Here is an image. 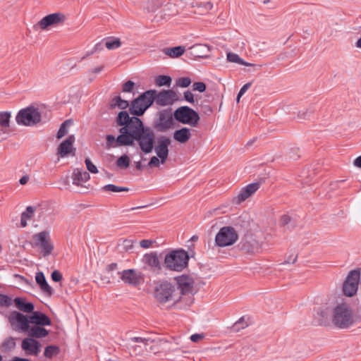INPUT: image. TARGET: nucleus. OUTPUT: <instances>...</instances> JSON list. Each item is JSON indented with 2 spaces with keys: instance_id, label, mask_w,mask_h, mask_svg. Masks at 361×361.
<instances>
[{
  "instance_id": "obj_1",
  "label": "nucleus",
  "mask_w": 361,
  "mask_h": 361,
  "mask_svg": "<svg viewBox=\"0 0 361 361\" xmlns=\"http://www.w3.org/2000/svg\"><path fill=\"white\" fill-rule=\"evenodd\" d=\"M194 245H188V251L182 248L168 252L164 260V268L174 271H182L188 266L189 259L195 255Z\"/></svg>"
},
{
  "instance_id": "obj_2",
  "label": "nucleus",
  "mask_w": 361,
  "mask_h": 361,
  "mask_svg": "<svg viewBox=\"0 0 361 361\" xmlns=\"http://www.w3.org/2000/svg\"><path fill=\"white\" fill-rule=\"evenodd\" d=\"M130 136V145L137 141L141 150L146 154L150 153L154 148V134L149 128H145L143 123L141 126H137L128 134Z\"/></svg>"
},
{
  "instance_id": "obj_3",
  "label": "nucleus",
  "mask_w": 361,
  "mask_h": 361,
  "mask_svg": "<svg viewBox=\"0 0 361 361\" xmlns=\"http://www.w3.org/2000/svg\"><path fill=\"white\" fill-rule=\"evenodd\" d=\"M354 322V314L350 307L346 303L336 306L332 316V323L338 329H348Z\"/></svg>"
},
{
  "instance_id": "obj_4",
  "label": "nucleus",
  "mask_w": 361,
  "mask_h": 361,
  "mask_svg": "<svg viewBox=\"0 0 361 361\" xmlns=\"http://www.w3.org/2000/svg\"><path fill=\"white\" fill-rule=\"evenodd\" d=\"M154 93L155 90H149L133 100L129 107L130 114L137 116L143 115L146 110L154 103L153 94Z\"/></svg>"
},
{
  "instance_id": "obj_5",
  "label": "nucleus",
  "mask_w": 361,
  "mask_h": 361,
  "mask_svg": "<svg viewBox=\"0 0 361 361\" xmlns=\"http://www.w3.org/2000/svg\"><path fill=\"white\" fill-rule=\"evenodd\" d=\"M30 244L33 248H39L43 257L50 255L54 249L50 232L48 230H44L34 234Z\"/></svg>"
},
{
  "instance_id": "obj_6",
  "label": "nucleus",
  "mask_w": 361,
  "mask_h": 361,
  "mask_svg": "<svg viewBox=\"0 0 361 361\" xmlns=\"http://www.w3.org/2000/svg\"><path fill=\"white\" fill-rule=\"evenodd\" d=\"M176 288L171 283L164 281L157 285L154 289V298L160 303H166L173 300L178 302L180 300L181 296H176Z\"/></svg>"
},
{
  "instance_id": "obj_7",
  "label": "nucleus",
  "mask_w": 361,
  "mask_h": 361,
  "mask_svg": "<svg viewBox=\"0 0 361 361\" xmlns=\"http://www.w3.org/2000/svg\"><path fill=\"white\" fill-rule=\"evenodd\" d=\"M16 121L18 125L32 126L41 121V115L37 109L28 106L19 111L16 116Z\"/></svg>"
},
{
  "instance_id": "obj_8",
  "label": "nucleus",
  "mask_w": 361,
  "mask_h": 361,
  "mask_svg": "<svg viewBox=\"0 0 361 361\" xmlns=\"http://www.w3.org/2000/svg\"><path fill=\"white\" fill-rule=\"evenodd\" d=\"M238 239V235L233 227L224 226L215 236V245L220 247L233 245Z\"/></svg>"
},
{
  "instance_id": "obj_9",
  "label": "nucleus",
  "mask_w": 361,
  "mask_h": 361,
  "mask_svg": "<svg viewBox=\"0 0 361 361\" xmlns=\"http://www.w3.org/2000/svg\"><path fill=\"white\" fill-rule=\"evenodd\" d=\"M173 116L178 122L183 124H188L192 127H195L200 120L198 114L187 106L178 108L174 111Z\"/></svg>"
},
{
  "instance_id": "obj_10",
  "label": "nucleus",
  "mask_w": 361,
  "mask_h": 361,
  "mask_svg": "<svg viewBox=\"0 0 361 361\" xmlns=\"http://www.w3.org/2000/svg\"><path fill=\"white\" fill-rule=\"evenodd\" d=\"M116 122L118 126H122L119 130L120 133L128 135L135 127L141 126L142 121L137 117H130L127 111H122L118 114L116 118Z\"/></svg>"
},
{
  "instance_id": "obj_11",
  "label": "nucleus",
  "mask_w": 361,
  "mask_h": 361,
  "mask_svg": "<svg viewBox=\"0 0 361 361\" xmlns=\"http://www.w3.org/2000/svg\"><path fill=\"white\" fill-rule=\"evenodd\" d=\"M360 281V269L351 270L345 280L343 286V291L348 297L353 296L357 291L359 282Z\"/></svg>"
},
{
  "instance_id": "obj_12",
  "label": "nucleus",
  "mask_w": 361,
  "mask_h": 361,
  "mask_svg": "<svg viewBox=\"0 0 361 361\" xmlns=\"http://www.w3.org/2000/svg\"><path fill=\"white\" fill-rule=\"evenodd\" d=\"M8 320L13 329L16 331L27 333L30 327V315H25L18 311L11 312Z\"/></svg>"
},
{
  "instance_id": "obj_13",
  "label": "nucleus",
  "mask_w": 361,
  "mask_h": 361,
  "mask_svg": "<svg viewBox=\"0 0 361 361\" xmlns=\"http://www.w3.org/2000/svg\"><path fill=\"white\" fill-rule=\"evenodd\" d=\"M173 118L171 109H164L159 113L157 120L155 121V128L161 131H166L173 126Z\"/></svg>"
},
{
  "instance_id": "obj_14",
  "label": "nucleus",
  "mask_w": 361,
  "mask_h": 361,
  "mask_svg": "<svg viewBox=\"0 0 361 361\" xmlns=\"http://www.w3.org/2000/svg\"><path fill=\"white\" fill-rule=\"evenodd\" d=\"M118 274L120 275V279L124 282V283L135 287L140 285L142 281V276L141 273L137 272L135 269H133L118 271Z\"/></svg>"
},
{
  "instance_id": "obj_15",
  "label": "nucleus",
  "mask_w": 361,
  "mask_h": 361,
  "mask_svg": "<svg viewBox=\"0 0 361 361\" xmlns=\"http://www.w3.org/2000/svg\"><path fill=\"white\" fill-rule=\"evenodd\" d=\"M66 20V16L62 13H54L44 16L36 26L42 30H46L49 26H56L63 23Z\"/></svg>"
},
{
  "instance_id": "obj_16",
  "label": "nucleus",
  "mask_w": 361,
  "mask_h": 361,
  "mask_svg": "<svg viewBox=\"0 0 361 361\" xmlns=\"http://www.w3.org/2000/svg\"><path fill=\"white\" fill-rule=\"evenodd\" d=\"M21 348L27 355L38 356L41 352L42 344L37 339L27 337L22 340Z\"/></svg>"
},
{
  "instance_id": "obj_17",
  "label": "nucleus",
  "mask_w": 361,
  "mask_h": 361,
  "mask_svg": "<svg viewBox=\"0 0 361 361\" xmlns=\"http://www.w3.org/2000/svg\"><path fill=\"white\" fill-rule=\"evenodd\" d=\"M176 93L171 90H162L159 92L155 90V93L153 94L154 102L157 105L161 106L172 104L176 99Z\"/></svg>"
},
{
  "instance_id": "obj_18",
  "label": "nucleus",
  "mask_w": 361,
  "mask_h": 361,
  "mask_svg": "<svg viewBox=\"0 0 361 361\" xmlns=\"http://www.w3.org/2000/svg\"><path fill=\"white\" fill-rule=\"evenodd\" d=\"M171 140L166 136H161L157 140V145L154 148V151L157 157L161 159V163L164 164L169 154V146Z\"/></svg>"
},
{
  "instance_id": "obj_19",
  "label": "nucleus",
  "mask_w": 361,
  "mask_h": 361,
  "mask_svg": "<svg viewBox=\"0 0 361 361\" xmlns=\"http://www.w3.org/2000/svg\"><path fill=\"white\" fill-rule=\"evenodd\" d=\"M130 136L125 133H120V135L115 137L112 135H107L106 137V148H116L121 146L130 145Z\"/></svg>"
},
{
  "instance_id": "obj_20",
  "label": "nucleus",
  "mask_w": 361,
  "mask_h": 361,
  "mask_svg": "<svg viewBox=\"0 0 361 361\" xmlns=\"http://www.w3.org/2000/svg\"><path fill=\"white\" fill-rule=\"evenodd\" d=\"M144 263L150 267V270L159 274L161 273L162 268H164V263L161 264L159 261L157 252H152L146 253L143 256Z\"/></svg>"
},
{
  "instance_id": "obj_21",
  "label": "nucleus",
  "mask_w": 361,
  "mask_h": 361,
  "mask_svg": "<svg viewBox=\"0 0 361 361\" xmlns=\"http://www.w3.org/2000/svg\"><path fill=\"white\" fill-rule=\"evenodd\" d=\"M261 182H252L247 185L243 187L240 190L238 195L235 197V202L240 204L248 197L252 196L260 188Z\"/></svg>"
},
{
  "instance_id": "obj_22",
  "label": "nucleus",
  "mask_w": 361,
  "mask_h": 361,
  "mask_svg": "<svg viewBox=\"0 0 361 361\" xmlns=\"http://www.w3.org/2000/svg\"><path fill=\"white\" fill-rule=\"evenodd\" d=\"M178 289L180 295H186L192 293L193 290L194 280L188 275H182L176 278Z\"/></svg>"
},
{
  "instance_id": "obj_23",
  "label": "nucleus",
  "mask_w": 361,
  "mask_h": 361,
  "mask_svg": "<svg viewBox=\"0 0 361 361\" xmlns=\"http://www.w3.org/2000/svg\"><path fill=\"white\" fill-rule=\"evenodd\" d=\"M331 310L326 307H320L314 315V319L319 326H329L332 322Z\"/></svg>"
},
{
  "instance_id": "obj_24",
  "label": "nucleus",
  "mask_w": 361,
  "mask_h": 361,
  "mask_svg": "<svg viewBox=\"0 0 361 361\" xmlns=\"http://www.w3.org/2000/svg\"><path fill=\"white\" fill-rule=\"evenodd\" d=\"M31 324L34 326H51V319L44 313L39 311H34L30 315Z\"/></svg>"
},
{
  "instance_id": "obj_25",
  "label": "nucleus",
  "mask_w": 361,
  "mask_h": 361,
  "mask_svg": "<svg viewBox=\"0 0 361 361\" xmlns=\"http://www.w3.org/2000/svg\"><path fill=\"white\" fill-rule=\"evenodd\" d=\"M35 281L42 291L47 296H51L54 294V290L47 283L46 277L42 271H38L36 273Z\"/></svg>"
},
{
  "instance_id": "obj_26",
  "label": "nucleus",
  "mask_w": 361,
  "mask_h": 361,
  "mask_svg": "<svg viewBox=\"0 0 361 361\" xmlns=\"http://www.w3.org/2000/svg\"><path fill=\"white\" fill-rule=\"evenodd\" d=\"M75 142L74 135H69L64 141H63L58 147V154L61 157L68 156L73 149V144Z\"/></svg>"
},
{
  "instance_id": "obj_27",
  "label": "nucleus",
  "mask_w": 361,
  "mask_h": 361,
  "mask_svg": "<svg viewBox=\"0 0 361 361\" xmlns=\"http://www.w3.org/2000/svg\"><path fill=\"white\" fill-rule=\"evenodd\" d=\"M16 307L23 312L32 313L34 312L35 306L31 302H27L26 300L21 297H16L14 299Z\"/></svg>"
},
{
  "instance_id": "obj_28",
  "label": "nucleus",
  "mask_w": 361,
  "mask_h": 361,
  "mask_svg": "<svg viewBox=\"0 0 361 361\" xmlns=\"http://www.w3.org/2000/svg\"><path fill=\"white\" fill-rule=\"evenodd\" d=\"M191 136L190 129L186 127L176 130L173 133V139L180 143L187 142L190 139Z\"/></svg>"
},
{
  "instance_id": "obj_29",
  "label": "nucleus",
  "mask_w": 361,
  "mask_h": 361,
  "mask_svg": "<svg viewBox=\"0 0 361 361\" xmlns=\"http://www.w3.org/2000/svg\"><path fill=\"white\" fill-rule=\"evenodd\" d=\"M27 333L29 337L35 339L45 338L49 335V331L44 326L34 325L29 328V330L27 331Z\"/></svg>"
},
{
  "instance_id": "obj_30",
  "label": "nucleus",
  "mask_w": 361,
  "mask_h": 361,
  "mask_svg": "<svg viewBox=\"0 0 361 361\" xmlns=\"http://www.w3.org/2000/svg\"><path fill=\"white\" fill-rule=\"evenodd\" d=\"M17 338L9 336L4 340L0 345V351L3 353L11 352L16 346Z\"/></svg>"
},
{
  "instance_id": "obj_31",
  "label": "nucleus",
  "mask_w": 361,
  "mask_h": 361,
  "mask_svg": "<svg viewBox=\"0 0 361 361\" xmlns=\"http://www.w3.org/2000/svg\"><path fill=\"white\" fill-rule=\"evenodd\" d=\"M92 185L89 182H71V192L85 194L89 192Z\"/></svg>"
},
{
  "instance_id": "obj_32",
  "label": "nucleus",
  "mask_w": 361,
  "mask_h": 361,
  "mask_svg": "<svg viewBox=\"0 0 361 361\" xmlns=\"http://www.w3.org/2000/svg\"><path fill=\"white\" fill-rule=\"evenodd\" d=\"M185 49L183 46H177L164 49V53L171 58H177L184 54Z\"/></svg>"
},
{
  "instance_id": "obj_33",
  "label": "nucleus",
  "mask_w": 361,
  "mask_h": 361,
  "mask_svg": "<svg viewBox=\"0 0 361 361\" xmlns=\"http://www.w3.org/2000/svg\"><path fill=\"white\" fill-rule=\"evenodd\" d=\"M190 49H192L193 54L198 57H205L210 51L209 47L206 44H195Z\"/></svg>"
},
{
  "instance_id": "obj_34",
  "label": "nucleus",
  "mask_w": 361,
  "mask_h": 361,
  "mask_svg": "<svg viewBox=\"0 0 361 361\" xmlns=\"http://www.w3.org/2000/svg\"><path fill=\"white\" fill-rule=\"evenodd\" d=\"M280 225L285 229L293 230L297 226L296 221L288 214H283L280 219Z\"/></svg>"
},
{
  "instance_id": "obj_35",
  "label": "nucleus",
  "mask_w": 361,
  "mask_h": 361,
  "mask_svg": "<svg viewBox=\"0 0 361 361\" xmlns=\"http://www.w3.org/2000/svg\"><path fill=\"white\" fill-rule=\"evenodd\" d=\"M227 60L231 63H236L245 66H255V65L251 63H247L242 59L237 54L229 52L227 54Z\"/></svg>"
},
{
  "instance_id": "obj_36",
  "label": "nucleus",
  "mask_w": 361,
  "mask_h": 361,
  "mask_svg": "<svg viewBox=\"0 0 361 361\" xmlns=\"http://www.w3.org/2000/svg\"><path fill=\"white\" fill-rule=\"evenodd\" d=\"M60 353V348L56 345H49L45 347L44 356L46 358L51 359Z\"/></svg>"
},
{
  "instance_id": "obj_37",
  "label": "nucleus",
  "mask_w": 361,
  "mask_h": 361,
  "mask_svg": "<svg viewBox=\"0 0 361 361\" xmlns=\"http://www.w3.org/2000/svg\"><path fill=\"white\" fill-rule=\"evenodd\" d=\"M130 106L128 101L121 99L119 96L115 97L111 102V106L112 108L118 107L121 109H126Z\"/></svg>"
},
{
  "instance_id": "obj_38",
  "label": "nucleus",
  "mask_w": 361,
  "mask_h": 361,
  "mask_svg": "<svg viewBox=\"0 0 361 361\" xmlns=\"http://www.w3.org/2000/svg\"><path fill=\"white\" fill-rule=\"evenodd\" d=\"M103 189L106 191L119 192H128V191H135V189L130 188L128 187L117 186L113 184H108L103 187Z\"/></svg>"
},
{
  "instance_id": "obj_39",
  "label": "nucleus",
  "mask_w": 361,
  "mask_h": 361,
  "mask_svg": "<svg viewBox=\"0 0 361 361\" xmlns=\"http://www.w3.org/2000/svg\"><path fill=\"white\" fill-rule=\"evenodd\" d=\"M171 78L168 75H158L155 78V84L158 87H161V86L169 87L171 85Z\"/></svg>"
},
{
  "instance_id": "obj_40",
  "label": "nucleus",
  "mask_w": 361,
  "mask_h": 361,
  "mask_svg": "<svg viewBox=\"0 0 361 361\" xmlns=\"http://www.w3.org/2000/svg\"><path fill=\"white\" fill-rule=\"evenodd\" d=\"M104 45L108 49L113 50L119 48L121 42L118 38L111 37L106 39Z\"/></svg>"
},
{
  "instance_id": "obj_41",
  "label": "nucleus",
  "mask_w": 361,
  "mask_h": 361,
  "mask_svg": "<svg viewBox=\"0 0 361 361\" xmlns=\"http://www.w3.org/2000/svg\"><path fill=\"white\" fill-rule=\"evenodd\" d=\"M247 326L248 322L245 321V317L243 316L233 324L231 329L233 331L238 332L240 329H243Z\"/></svg>"
},
{
  "instance_id": "obj_42",
  "label": "nucleus",
  "mask_w": 361,
  "mask_h": 361,
  "mask_svg": "<svg viewBox=\"0 0 361 361\" xmlns=\"http://www.w3.org/2000/svg\"><path fill=\"white\" fill-rule=\"evenodd\" d=\"M11 113L9 111H0V126L8 128L10 124Z\"/></svg>"
},
{
  "instance_id": "obj_43",
  "label": "nucleus",
  "mask_w": 361,
  "mask_h": 361,
  "mask_svg": "<svg viewBox=\"0 0 361 361\" xmlns=\"http://www.w3.org/2000/svg\"><path fill=\"white\" fill-rule=\"evenodd\" d=\"M129 164L130 159L127 155H122L116 161L117 166L121 169H126L127 167H128Z\"/></svg>"
},
{
  "instance_id": "obj_44",
  "label": "nucleus",
  "mask_w": 361,
  "mask_h": 361,
  "mask_svg": "<svg viewBox=\"0 0 361 361\" xmlns=\"http://www.w3.org/2000/svg\"><path fill=\"white\" fill-rule=\"evenodd\" d=\"M52 185L56 188L61 190H68L71 192V182H52Z\"/></svg>"
},
{
  "instance_id": "obj_45",
  "label": "nucleus",
  "mask_w": 361,
  "mask_h": 361,
  "mask_svg": "<svg viewBox=\"0 0 361 361\" xmlns=\"http://www.w3.org/2000/svg\"><path fill=\"white\" fill-rule=\"evenodd\" d=\"M11 305V298L8 295L0 293V307H9Z\"/></svg>"
},
{
  "instance_id": "obj_46",
  "label": "nucleus",
  "mask_w": 361,
  "mask_h": 361,
  "mask_svg": "<svg viewBox=\"0 0 361 361\" xmlns=\"http://www.w3.org/2000/svg\"><path fill=\"white\" fill-rule=\"evenodd\" d=\"M73 175L75 176L74 180H84L90 178V175L87 172L82 173L79 169L74 170Z\"/></svg>"
},
{
  "instance_id": "obj_47",
  "label": "nucleus",
  "mask_w": 361,
  "mask_h": 361,
  "mask_svg": "<svg viewBox=\"0 0 361 361\" xmlns=\"http://www.w3.org/2000/svg\"><path fill=\"white\" fill-rule=\"evenodd\" d=\"M68 124V121H66L61 124V126H60V128L58 130L57 135H56L58 139H61V137H63L68 133V128H67Z\"/></svg>"
},
{
  "instance_id": "obj_48",
  "label": "nucleus",
  "mask_w": 361,
  "mask_h": 361,
  "mask_svg": "<svg viewBox=\"0 0 361 361\" xmlns=\"http://www.w3.org/2000/svg\"><path fill=\"white\" fill-rule=\"evenodd\" d=\"M180 4L183 8H185L187 10L195 8L198 5L195 0H181Z\"/></svg>"
},
{
  "instance_id": "obj_49",
  "label": "nucleus",
  "mask_w": 361,
  "mask_h": 361,
  "mask_svg": "<svg viewBox=\"0 0 361 361\" xmlns=\"http://www.w3.org/2000/svg\"><path fill=\"white\" fill-rule=\"evenodd\" d=\"M190 84L191 80L188 77L180 78L176 81V85L180 87H188Z\"/></svg>"
},
{
  "instance_id": "obj_50",
  "label": "nucleus",
  "mask_w": 361,
  "mask_h": 361,
  "mask_svg": "<svg viewBox=\"0 0 361 361\" xmlns=\"http://www.w3.org/2000/svg\"><path fill=\"white\" fill-rule=\"evenodd\" d=\"M149 341H150L149 338H142V337H132L129 338V342L131 343H142L145 346H147L149 344ZM130 345V343H129Z\"/></svg>"
},
{
  "instance_id": "obj_51",
  "label": "nucleus",
  "mask_w": 361,
  "mask_h": 361,
  "mask_svg": "<svg viewBox=\"0 0 361 361\" xmlns=\"http://www.w3.org/2000/svg\"><path fill=\"white\" fill-rule=\"evenodd\" d=\"M192 90L194 91H198L200 92H203L206 90V85L202 82H196L192 85Z\"/></svg>"
},
{
  "instance_id": "obj_52",
  "label": "nucleus",
  "mask_w": 361,
  "mask_h": 361,
  "mask_svg": "<svg viewBox=\"0 0 361 361\" xmlns=\"http://www.w3.org/2000/svg\"><path fill=\"white\" fill-rule=\"evenodd\" d=\"M134 82L128 80L123 85L122 90L123 92H131L134 88Z\"/></svg>"
},
{
  "instance_id": "obj_53",
  "label": "nucleus",
  "mask_w": 361,
  "mask_h": 361,
  "mask_svg": "<svg viewBox=\"0 0 361 361\" xmlns=\"http://www.w3.org/2000/svg\"><path fill=\"white\" fill-rule=\"evenodd\" d=\"M86 167L89 171L92 173H97L98 172L97 166L89 159H85Z\"/></svg>"
},
{
  "instance_id": "obj_54",
  "label": "nucleus",
  "mask_w": 361,
  "mask_h": 361,
  "mask_svg": "<svg viewBox=\"0 0 361 361\" xmlns=\"http://www.w3.org/2000/svg\"><path fill=\"white\" fill-rule=\"evenodd\" d=\"M51 278L54 282H60L63 279V276L59 271L54 270L51 274Z\"/></svg>"
},
{
  "instance_id": "obj_55",
  "label": "nucleus",
  "mask_w": 361,
  "mask_h": 361,
  "mask_svg": "<svg viewBox=\"0 0 361 361\" xmlns=\"http://www.w3.org/2000/svg\"><path fill=\"white\" fill-rule=\"evenodd\" d=\"M32 218V216L30 214H27L26 212H23L21 214V219H20V225L22 227H25L27 226V220L30 219Z\"/></svg>"
},
{
  "instance_id": "obj_56",
  "label": "nucleus",
  "mask_w": 361,
  "mask_h": 361,
  "mask_svg": "<svg viewBox=\"0 0 361 361\" xmlns=\"http://www.w3.org/2000/svg\"><path fill=\"white\" fill-rule=\"evenodd\" d=\"M154 243V240L149 239H144L140 242V245L142 248H149Z\"/></svg>"
},
{
  "instance_id": "obj_57",
  "label": "nucleus",
  "mask_w": 361,
  "mask_h": 361,
  "mask_svg": "<svg viewBox=\"0 0 361 361\" xmlns=\"http://www.w3.org/2000/svg\"><path fill=\"white\" fill-rule=\"evenodd\" d=\"M297 259H298V255H295V254L289 255L286 257L283 264H294L297 261Z\"/></svg>"
},
{
  "instance_id": "obj_58",
  "label": "nucleus",
  "mask_w": 361,
  "mask_h": 361,
  "mask_svg": "<svg viewBox=\"0 0 361 361\" xmlns=\"http://www.w3.org/2000/svg\"><path fill=\"white\" fill-rule=\"evenodd\" d=\"M185 99L190 103L194 102V95L190 91H186L183 94Z\"/></svg>"
},
{
  "instance_id": "obj_59",
  "label": "nucleus",
  "mask_w": 361,
  "mask_h": 361,
  "mask_svg": "<svg viewBox=\"0 0 361 361\" xmlns=\"http://www.w3.org/2000/svg\"><path fill=\"white\" fill-rule=\"evenodd\" d=\"M160 162H161V159L159 157H152L149 162V166L151 167L157 166H159Z\"/></svg>"
},
{
  "instance_id": "obj_60",
  "label": "nucleus",
  "mask_w": 361,
  "mask_h": 361,
  "mask_svg": "<svg viewBox=\"0 0 361 361\" xmlns=\"http://www.w3.org/2000/svg\"><path fill=\"white\" fill-rule=\"evenodd\" d=\"M203 338H204V335L202 334H194L191 335L190 340L192 342L197 343L199 341H200L201 339H202Z\"/></svg>"
},
{
  "instance_id": "obj_61",
  "label": "nucleus",
  "mask_w": 361,
  "mask_h": 361,
  "mask_svg": "<svg viewBox=\"0 0 361 361\" xmlns=\"http://www.w3.org/2000/svg\"><path fill=\"white\" fill-rule=\"evenodd\" d=\"M197 6L199 8H203L205 11H209L212 8L213 5L211 2H206L202 4H198Z\"/></svg>"
},
{
  "instance_id": "obj_62",
  "label": "nucleus",
  "mask_w": 361,
  "mask_h": 361,
  "mask_svg": "<svg viewBox=\"0 0 361 361\" xmlns=\"http://www.w3.org/2000/svg\"><path fill=\"white\" fill-rule=\"evenodd\" d=\"M251 87V82H247L245 84L240 90L239 96H243L246 91Z\"/></svg>"
},
{
  "instance_id": "obj_63",
  "label": "nucleus",
  "mask_w": 361,
  "mask_h": 361,
  "mask_svg": "<svg viewBox=\"0 0 361 361\" xmlns=\"http://www.w3.org/2000/svg\"><path fill=\"white\" fill-rule=\"evenodd\" d=\"M118 269V264L116 262L111 263L106 267V271L109 273Z\"/></svg>"
},
{
  "instance_id": "obj_64",
  "label": "nucleus",
  "mask_w": 361,
  "mask_h": 361,
  "mask_svg": "<svg viewBox=\"0 0 361 361\" xmlns=\"http://www.w3.org/2000/svg\"><path fill=\"white\" fill-rule=\"evenodd\" d=\"M103 47H104V44H103L102 42H99V43H97V44H96L94 45V47L93 48V50L91 51L90 54H94V53H95V52H97L98 51H101V50L103 49Z\"/></svg>"
}]
</instances>
